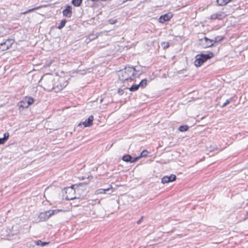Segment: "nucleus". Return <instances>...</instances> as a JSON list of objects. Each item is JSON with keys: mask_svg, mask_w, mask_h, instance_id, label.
Wrapping results in <instances>:
<instances>
[{"mask_svg": "<svg viewBox=\"0 0 248 248\" xmlns=\"http://www.w3.org/2000/svg\"><path fill=\"white\" fill-rule=\"evenodd\" d=\"M176 176L174 174H171L170 176H165L161 179L163 184L168 183L176 180Z\"/></svg>", "mask_w": 248, "mask_h": 248, "instance_id": "nucleus-10", "label": "nucleus"}, {"mask_svg": "<svg viewBox=\"0 0 248 248\" xmlns=\"http://www.w3.org/2000/svg\"><path fill=\"white\" fill-rule=\"evenodd\" d=\"M35 243L36 244V245H41V246H45L49 243V242H43L41 240L35 241Z\"/></svg>", "mask_w": 248, "mask_h": 248, "instance_id": "nucleus-23", "label": "nucleus"}, {"mask_svg": "<svg viewBox=\"0 0 248 248\" xmlns=\"http://www.w3.org/2000/svg\"><path fill=\"white\" fill-rule=\"evenodd\" d=\"M63 16L67 17H70L72 15V7L67 5L66 8L62 11Z\"/></svg>", "mask_w": 248, "mask_h": 248, "instance_id": "nucleus-13", "label": "nucleus"}, {"mask_svg": "<svg viewBox=\"0 0 248 248\" xmlns=\"http://www.w3.org/2000/svg\"><path fill=\"white\" fill-rule=\"evenodd\" d=\"M117 22V20H114V19H109L108 20V22L109 24H115L116 22Z\"/></svg>", "mask_w": 248, "mask_h": 248, "instance_id": "nucleus-31", "label": "nucleus"}, {"mask_svg": "<svg viewBox=\"0 0 248 248\" xmlns=\"http://www.w3.org/2000/svg\"><path fill=\"white\" fill-rule=\"evenodd\" d=\"M29 106L32 104L34 102V99L32 97H26L25 98Z\"/></svg>", "mask_w": 248, "mask_h": 248, "instance_id": "nucleus-22", "label": "nucleus"}, {"mask_svg": "<svg viewBox=\"0 0 248 248\" xmlns=\"http://www.w3.org/2000/svg\"><path fill=\"white\" fill-rule=\"evenodd\" d=\"M65 199L67 200H72L76 199V192L74 188V186H72L70 187L66 188L65 190Z\"/></svg>", "mask_w": 248, "mask_h": 248, "instance_id": "nucleus-7", "label": "nucleus"}, {"mask_svg": "<svg viewBox=\"0 0 248 248\" xmlns=\"http://www.w3.org/2000/svg\"><path fill=\"white\" fill-rule=\"evenodd\" d=\"M140 86L139 84H135L133 85L131 87L129 88V90L132 92H135L138 90Z\"/></svg>", "mask_w": 248, "mask_h": 248, "instance_id": "nucleus-21", "label": "nucleus"}, {"mask_svg": "<svg viewBox=\"0 0 248 248\" xmlns=\"http://www.w3.org/2000/svg\"><path fill=\"white\" fill-rule=\"evenodd\" d=\"M62 211V210L56 209L41 212L39 214L38 218L41 221H46L52 215L56 214Z\"/></svg>", "mask_w": 248, "mask_h": 248, "instance_id": "nucleus-5", "label": "nucleus"}, {"mask_svg": "<svg viewBox=\"0 0 248 248\" xmlns=\"http://www.w3.org/2000/svg\"><path fill=\"white\" fill-rule=\"evenodd\" d=\"M55 80L53 83L54 88H53L52 90H54L56 93L62 90L68 84V82L63 78L56 77Z\"/></svg>", "mask_w": 248, "mask_h": 248, "instance_id": "nucleus-3", "label": "nucleus"}, {"mask_svg": "<svg viewBox=\"0 0 248 248\" xmlns=\"http://www.w3.org/2000/svg\"><path fill=\"white\" fill-rule=\"evenodd\" d=\"M9 137V134L8 132H6L4 134L3 137L2 138H0V145L1 144H3L5 143V142L7 140Z\"/></svg>", "mask_w": 248, "mask_h": 248, "instance_id": "nucleus-14", "label": "nucleus"}, {"mask_svg": "<svg viewBox=\"0 0 248 248\" xmlns=\"http://www.w3.org/2000/svg\"><path fill=\"white\" fill-rule=\"evenodd\" d=\"M164 45H166L164 46V48H168L169 46V43L165 44V43H164Z\"/></svg>", "mask_w": 248, "mask_h": 248, "instance_id": "nucleus-34", "label": "nucleus"}, {"mask_svg": "<svg viewBox=\"0 0 248 248\" xmlns=\"http://www.w3.org/2000/svg\"><path fill=\"white\" fill-rule=\"evenodd\" d=\"M14 40L12 39H8L4 42L0 43V50L5 51L9 49L14 43Z\"/></svg>", "mask_w": 248, "mask_h": 248, "instance_id": "nucleus-8", "label": "nucleus"}, {"mask_svg": "<svg viewBox=\"0 0 248 248\" xmlns=\"http://www.w3.org/2000/svg\"><path fill=\"white\" fill-rule=\"evenodd\" d=\"M104 191H103V189L102 188L98 189L96 190L95 191V194L99 195L101 194H104Z\"/></svg>", "mask_w": 248, "mask_h": 248, "instance_id": "nucleus-28", "label": "nucleus"}, {"mask_svg": "<svg viewBox=\"0 0 248 248\" xmlns=\"http://www.w3.org/2000/svg\"><path fill=\"white\" fill-rule=\"evenodd\" d=\"M123 93V90H119L118 91V93L119 94H122Z\"/></svg>", "mask_w": 248, "mask_h": 248, "instance_id": "nucleus-35", "label": "nucleus"}, {"mask_svg": "<svg viewBox=\"0 0 248 248\" xmlns=\"http://www.w3.org/2000/svg\"><path fill=\"white\" fill-rule=\"evenodd\" d=\"M54 76L51 74H46L44 75L40 81L42 86L46 90L51 91L54 88Z\"/></svg>", "mask_w": 248, "mask_h": 248, "instance_id": "nucleus-2", "label": "nucleus"}, {"mask_svg": "<svg viewBox=\"0 0 248 248\" xmlns=\"http://www.w3.org/2000/svg\"><path fill=\"white\" fill-rule=\"evenodd\" d=\"M232 0H217V2L220 6L225 5Z\"/></svg>", "mask_w": 248, "mask_h": 248, "instance_id": "nucleus-16", "label": "nucleus"}, {"mask_svg": "<svg viewBox=\"0 0 248 248\" xmlns=\"http://www.w3.org/2000/svg\"><path fill=\"white\" fill-rule=\"evenodd\" d=\"M97 37V35L96 34H92L89 35L86 39L85 42L88 44L90 43L91 41L95 39Z\"/></svg>", "mask_w": 248, "mask_h": 248, "instance_id": "nucleus-15", "label": "nucleus"}, {"mask_svg": "<svg viewBox=\"0 0 248 248\" xmlns=\"http://www.w3.org/2000/svg\"><path fill=\"white\" fill-rule=\"evenodd\" d=\"M142 219H143V217H140V218L139 220L137 221V224H140L141 223V222L142 221Z\"/></svg>", "mask_w": 248, "mask_h": 248, "instance_id": "nucleus-33", "label": "nucleus"}, {"mask_svg": "<svg viewBox=\"0 0 248 248\" xmlns=\"http://www.w3.org/2000/svg\"><path fill=\"white\" fill-rule=\"evenodd\" d=\"M104 191V194H111L113 192V187L112 186L110 185L107 188H102Z\"/></svg>", "mask_w": 248, "mask_h": 248, "instance_id": "nucleus-17", "label": "nucleus"}, {"mask_svg": "<svg viewBox=\"0 0 248 248\" xmlns=\"http://www.w3.org/2000/svg\"><path fill=\"white\" fill-rule=\"evenodd\" d=\"M214 54L212 52H210L206 54H201L197 55L195 57V60L194 61L195 65L196 67H200L204 62L212 58Z\"/></svg>", "mask_w": 248, "mask_h": 248, "instance_id": "nucleus-4", "label": "nucleus"}, {"mask_svg": "<svg viewBox=\"0 0 248 248\" xmlns=\"http://www.w3.org/2000/svg\"><path fill=\"white\" fill-rule=\"evenodd\" d=\"M227 15L224 12L220 11L212 14L211 16V19L221 20L224 18Z\"/></svg>", "mask_w": 248, "mask_h": 248, "instance_id": "nucleus-9", "label": "nucleus"}, {"mask_svg": "<svg viewBox=\"0 0 248 248\" xmlns=\"http://www.w3.org/2000/svg\"><path fill=\"white\" fill-rule=\"evenodd\" d=\"M136 71V70L133 67H125L119 72L118 76L120 80L122 82L133 80Z\"/></svg>", "mask_w": 248, "mask_h": 248, "instance_id": "nucleus-1", "label": "nucleus"}, {"mask_svg": "<svg viewBox=\"0 0 248 248\" xmlns=\"http://www.w3.org/2000/svg\"><path fill=\"white\" fill-rule=\"evenodd\" d=\"M102 101H103V99L102 98L100 99V103H102Z\"/></svg>", "mask_w": 248, "mask_h": 248, "instance_id": "nucleus-36", "label": "nucleus"}, {"mask_svg": "<svg viewBox=\"0 0 248 248\" xmlns=\"http://www.w3.org/2000/svg\"><path fill=\"white\" fill-rule=\"evenodd\" d=\"M82 1V0H72V3L75 6L78 7L81 5Z\"/></svg>", "mask_w": 248, "mask_h": 248, "instance_id": "nucleus-20", "label": "nucleus"}, {"mask_svg": "<svg viewBox=\"0 0 248 248\" xmlns=\"http://www.w3.org/2000/svg\"><path fill=\"white\" fill-rule=\"evenodd\" d=\"M66 23V20L63 19L62 20L60 23V24L58 26V29H62V28H63Z\"/></svg>", "mask_w": 248, "mask_h": 248, "instance_id": "nucleus-25", "label": "nucleus"}, {"mask_svg": "<svg viewBox=\"0 0 248 248\" xmlns=\"http://www.w3.org/2000/svg\"><path fill=\"white\" fill-rule=\"evenodd\" d=\"M38 9V7H37V8H35L31 9H29V10H28V11H26V12H24V13H23V14H27V13H29V12H31L33 11V10H34L35 9Z\"/></svg>", "mask_w": 248, "mask_h": 248, "instance_id": "nucleus-30", "label": "nucleus"}, {"mask_svg": "<svg viewBox=\"0 0 248 248\" xmlns=\"http://www.w3.org/2000/svg\"><path fill=\"white\" fill-rule=\"evenodd\" d=\"M29 106L28 104H27V102L25 99L23 100V101H21L19 103V107L22 108H27Z\"/></svg>", "mask_w": 248, "mask_h": 248, "instance_id": "nucleus-19", "label": "nucleus"}, {"mask_svg": "<svg viewBox=\"0 0 248 248\" xmlns=\"http://www.w3.org/2000/svg\"><path fill=\"white\" fill-rule=\"evenodd\" d=\"M201 45L204 48L209 47L212 46L214 43L217 42V38L214 39H209L206 37H204L203 39L200 40Z\"/></svg>", "mask_w": 248, "mask_h": 248, "instance_id": "nucleus-6", "label": "nucleus"}, {"mask_svg": "<svg viewBox=\"0 0 248 248\" xmlns=\"http://www.w3.org/2000/svg\"><path fill=\"white\" fill-rule=\"evenodd\" d=\"M188 126L187 125H181L179 127V130L181 132H185L188 130Z\"/></svg>", "mask_w": 248, "mask_h": 248, "instance_id": "nucleus-24", "label": "nucleus"}, {"mask_svg": "<svg viewBox=\"0 0 248 248\" xmlns=\"http://www.w3.org/2000/svg\"><path fill=\"white\" fill-rule=\"evenodd\" d=\"M140 157L139 156H137V157H132V159H131V161H130V163H134L136 161H137L139 159H140Z\"/></svg>", "mask_w": 248, "mask_h": 248, "instance_id": "nucleus-29", "label": "nucleus"}, {"mask_svg": "<svg viewBox=\"0 0 248 248\" xmlns=\"http://www.w3.org/2000/svg\"><path fill=\"white\" fill-rule=\"evenodd\" d=\"M93 115H91L88 117L87 119H86L84 122L79 124L78 126H80L82 125H83L84 127L90 126L93 124Z\"/></svg>", "mask_w": 248, "mask_h": 248, "instance_id": "nucleus-11", "label": "nucleus"}, {"mask_svg": "<svg viewBox=\"0 0 248 248\" xmlns=\"http://www.w3.org/2000/svg\"><path fill=\"white\" fill-rule=\"evenodd\" d=\"M139 85L140 87L144 88L147 85V80L146 79H142Z\"/></svg>", "mask_w": 248, "mask_h": 248, "instance_id": "nucleus-26", "label": "nucleus"}, {"mask_svg": "<svg viewBox=\"0 0 248 248\" xmlns=\"http://www.w3.org/2000/svg\"><path fill=\"white\" fill-rule=\"evenodd\" d=\"M131 159L132 157L128 155H124L122 158L123 160L126 162H130Z\"/></svg>", "mask_w": 248, "mask_h": 248, "instance_id": "nucleus-18", "label": "nucleus"}, {"mask_svg": "<svg viewBox=\"0 0 248 248\" xmlns=\"http://www.w3.org/2000/svg\"><path fill=\"white\" fill-rule=\"evenodd\" d=\"M172 17V14L171 13H168L160 16L159 21L163 23L165 21L170 20Z\"/></svg>", "mask_w": 248, "mask_h": 248, "instance_id": "nucleus-12", "label": "nucleus"}, {"mask_svg": "<svg viewBox=\"0 0 248 248\" xmlns=\"http://www.w3.org/2000/svg\"><path fill=\"white\" fill-rule=\"evenodd\" d=\"M147 151L146 150H143L141 153L140 156V158H141L142 157H146L147 155Z\"/></svg>", "mask_w": 248, "mask_h": 248, "instance_id": "nucleus-27", "label": "nucleus"}, {"mask_svg": "<svg viewBox=\"0 0 248 248\" xmlns=\"http://www.w3.org/2000/svg\"><path fill=\"white\" fill-rule=\"evenodd\" d=\"M229 103H230V100L228 99L226 100V101L222 105V107H224L225 106H227Z\"/></svg>", "mask_w": 248, "mask_h": 248, "instance_id": "nucleus-32", "label": "nucleus"}]
</instances>
